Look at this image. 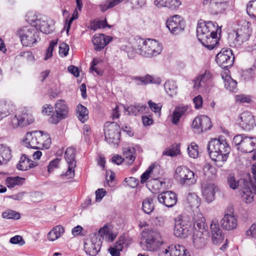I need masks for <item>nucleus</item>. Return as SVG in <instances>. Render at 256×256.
<instances>
[{
	"label": "nucleus",
	"mask_w": 256,
	"mask_h": 256,
	"mask_svg": "<svg viewBox=\"0 0 256 256\" xmlns=\"http://www.w3.org/2000/svg\"><path fill=\"white\" fill-rule=\"evenodd\" d=\"M221 32L216 22L212 21L200 23L196 28L197 37L198 40L209 50L214 48L217 44V34Z\"/></svg>",
	"instance_id": "1"
},
{
	"label": "nucleus",
	"mask_w": 256,
	"mask_h": 256,
	"mask_svg": "<svg viewBox=\"0 0 256 256\" xmlns=\"http://www.w3.org/2000/svg\"><path fill=\"white\" fill-rule=\"evenodd\" d=\"M208 150L210 158L218 167L222 166L230 152V148L225 140L216 138L208 142Z\"/></svg>",
	"instance_id": "2"
},
{
	"label": "nucleus",
	"mask_w": 256,
	"mask_h": 256,
	"mask_svg": "<svg viewBox=\"0 0 256 256\" xmlns=\"http://www.w3.org/2000/svg\"><path fill=\"white\" fill-rule=\"evenodd\" d=\"M227 182L230 188L233 190L238 188L242 182L244 187L242 190V196L243 200L247 204L252 203L254 201V194H256V182L252 184L250 182L239 180L233 174L228 175Z\"/></svg>",
	"instance_id": "3"
},
{
	"label": "nucleus",
	"mask_w": 256,
	"mask_h": 256,
	"mask_svg": "<svg viewBox=\"0 0 256 256\" xmlns=\"http://www.w3.org/2000/svg\"><path fill=\"white\" fill-rule=\"evenodd\" d=\"M144 238L141 242L142 248L147 251H154L162 244L159 232L152 228L145 229L142 234Z\"/></svg>",
	"instance_id": "4"
},
{
	"label": "nucleus",
	"mask_w": 256,
	"mask_h": 256,
	"mask_svg": "<svg viewBox=\"0 0 256 256\" xmlns=\"http://www.w3.org/2000/svg\"><path fill=\"white\" fill-rule=\"evenodd\" d=\"M17 33L25 46H32L40 40L36 28L32 24L20 28Z\"/></svg>",
	"instance_id": "5"
},
{
	"label": "nucleus",
	"mask_w": 256,
	"mask_h": 256,
	"mask_svg": "<svg viewBox=\"0 0 256 256\" xmlns=\"http://www.w3.org/2000/svg\"><path fill=\"white\" fill-rule=\"evenodd\" d=\"M54 111L49 118V122L52 124H57L60 121L68 117L69 108L66 101L58 100L54 104Z\"/></svg>",
	"instance_id": "6"
},
{
	"label": "nucleus",
	"mask_w": 256,
	"mask_h": 256,
	"mask_svg": "<svg viewBox=\"0 0 256 256\" xmlns=\"http://www.w3.org/2000/svg\"><path fill=\"white\" fill-rule=\"evenodd\" d=\"M250 36L249 29L246 26L238 28L236 31H234L229 34L228 40L231 47H238L244 42H246Z\"/></svg>",
	"instance_id": "7"
},
{
	"label": "nucleus",
	"mask_w": 256,
	"mask_h": 256,
	"mask_svg": "<svg viewBox=\"0 0 256 256\" xmlns=\"http://www.w3.org/2000/svg\"><path fill=\"white\" fill-rule=\"evenodd\" d=\"M192 222L188 218L179 216L174 220V234L177 237L187 236L192 229Z\"/></svg>",
	"instance_id": "8"
},
{
	"label": "nucleus",
	"mask_w": 256,
	"mask_h": 256,
	"mask_svg": "<svg viewBox=\"0 0 256 256\" xmlns=\"http://www.w3.org/2000/svg\"><path fill=\"white\" fill-rule=\"evenodd\" d=\"M106 140L109 144H118L120 138V128L115 122L106 124L104 128Z\"/></svg>",
	"instance_id": "9"
},
{
	"label": "nucleus",
	"mask_w": 256,
	"mask_h": 256,
	"mask_svg": "<svg viewBox=\"0 0 256 256\" xmlns=\"http://www.w3.org/2000/svg\"><path fill=\"white\" fill-rule=\"evenodd\" d=\"M176 174L182 185L190 186L196 182L194 172L186 166H178L176 170Z\"/></svg>",
	"instance_id": "10"
},
{
	"label": "nucleus",
	"mask_w": 256,
	"mask_h": 256,
	"mask_svg": "<svg viewBox=\"0 0 256 256\" xmlns=\"http://www.w3.org/2000/svg\"><path fill=\"white\" fill-rule=\"evenodd\" d=\"M166 27L174 34H178L185 28V22L182 18L179 15H174L166 20Z\"/></svg>",
	"instance_id": "11"
},
{
	"label": "nucleus",
	"mask_w": 256,
	"mask_h": 256,
	"mask_svg": "<svg viewBox=\"0 0 256 256\" xmlns=\"http://www.w3.org/2000/svg\"><path fill=\"white\" fill-rule=\"evenodd\" d=\"M212 126L210 119L206 116L196 117L192 123V128L196 132L200 134Z\"/></svg>",
	"instance_id": "12"
},
{
	"label": "nucleus",
	"mask_w": 256,
	"mask_h": 256,
	"mask_svg": "<svg viewBox=\"0 0 256 256\" xmlns=\"http://www.w3.org/2000/svg\"><path fill=\"white\" fill-rule=\"evenodd\" d=\"M29 22L36 30L39 29L43 33L48 34L52 32V25L46 17L38 18V16L34 15L33 18L30 19Z\"/></svg>",
	"instance_id": "13"
},
{
	"label": "nucleus",
	"mask_w": 256,
	"mask_h": 256,
	"mask_svg": "<svg viewBox=\"0 0 256 256\" xmlns=\"http://www.w3.org/2000/svg\"><path fill=\"white\" fill-rule=\"evenodd\" d=\"M216 62L221 67L226 68L232 65L234 56L230 49L222 48L216 56Z\"/></svg>",
	"instance_id": "14"
},
{
	"label": "nucleus",
	"mask_w": 256,
	"mask_h": 256,
	"mask_svg": "<svg viewBox=\"0 0 256 256\" xmlns=\"http://www.w3.org/2000/svg\"><path fill=\"white\" fill-rule=\"evenodd\" d=\"M65 159L68 164V170L64 175L68 178H72L74 176V168L76 166L75 160V150L74 148H68L65 152Z\"/></svg>",
	"instance_id": "15"
},
{
	"label": "nucleus",
	"mask_w": 256,
	"mask_h": 256,
	"mask_svg": "<svg viewBox=\"0 0 256 256\" xmlns=\"http://www.w3.org/2000/svg\"><path fill=\"white\" fill-rule=\"evenodd\" d=\"M218 190V186L213 182H206L202 184V191L205 200L208 203L212 202L214 200L216 192Z\"/></svg>",
	"instance_id": "16"
},
{
	"label": "nucleus",
	"mask_w": 256,
	"mask_h": 256,
	"mask_svg": "<svg viewBox=\"0 0 256 256\" xmlns=\"http://www.w3.org/2000/svg\"><path fill=\"white\" fill-rule=\"evenodd\" d=\"M160 256H190L189 252L182 246H172L161 250Z\"/></svg>",
	"instance_id": "17"
},
{
	"label": "nucleus",
	"mask_w": 256,
	"mask_h": 256,
	"mask_svg": "<svg viewBox=\"0 0 256 256\" xmlns=\"http://www.w3.org/2000/svg\"><path fill=\"white\" fill-rule=\"evenodd\" d=\"M90 242H85L84 248L92 256H96L100 250L102 242L97 234H92L90 235Z\"/></svg>",
	"instance_id": "18"
},
{
	"label": "nucleus",
	"mask_w": 256,
	"mask_h": 256,
	"mask_svg": "<svg viewBox=\"0 0 256 256\" xmlns=\"http://www.w3.org/2000/svg\"><path fill=\"white\" fill-rule=\"evenodd\" d=\"M158 200L162 204L166 207L172 208L177 202V196L172 191L164 192L158 196Z\"/></svg>",
	"instance_id": "19"
},
{
	"label": "nucleus",
	"mask_w": 256,
	"mask_h": 256,
	"mask_svg": "<svg viewBox=\"0 0 256 256\" xmlns=\"http://www.w3.org/2000/svg\"><path fill=\"white\" fill-rule=\"evenodd\" d=\"M148 50L144 52V57L152 58L160 54L162 50V45L155 40L148 38Z\"/></svg>",
	"instance_id": "20"
},
{
	"label": "nucleus",
	"mask_w": 256,
	"mask_h": 256,
	"mask_svg": "<svg viewBox=\"0 0 256 256\" xmlns=\"http://www.w3.org/2000/svg\"><path fill=\"white\" fill-rule=\"evenodd\" d=\"M112 37L104 34H95L92 40L96 51H100L103 49L112 40Z\"/></svg>",
	"instance_id": "21"
},
{
	"label": "nucleus",
	"mask_w": 256,
	"mask_h": 256,
	"mask_svg": "<svg viewBox=\"0 0 256 256\" xmlns=\"http://www.w3.org/2000/svg\"><path fill=\"white\" fill-rule=\"evenodd\" d=\"M239 124L245 130H250L256 125L254 118L250 112H244L240 116Z\"/></svg>",
	"instance_id": "22"
},
{
	"label": "nucleus",
	"mask_w": 256,
	"mask_h": 256,
	"mask_svg": "<svg viewBox=\"0 0 256 256\" xmlns=\"http://www.w3.org/2000/svg\"><path fill=\"white\" fill-rule=\"evenodd\" d=\"M220 222L223 229L231 230L236 228L238 218L233 214H227L224 215Z\"/></svg>",
	"instance_id": "23"
},
{
	"label": "nucleus",
	"mask_w": 256,
	"mask_h": 256,
	"mask_svg": "<svg viewBox=\"0 0 256 256\" xmlns=\"http://www.w3.org/2000/svg\"><path fill=\"white\" fill-rule=\"evenodd\" d=\"M212 76L208 70H206L204 73L200 75L193 80L194 88L196 90L201 88H206L210 84Z\"/></svg>",
	"instance_id": "24"
},
{
	"label": "nucleus",
	"mask_w": 256,
	"mask_h": 256,
	"mask_svg": "<svg viewBox=\"0 0 256 256\" xmlns=\"http://www.w3.org/2000/svg\"><path fill=\"white\" fill-rule=\"evenodd\" d=\"M210 229L213 243L217 244L222 242L224 239V236L218 224L216 222L212 220L210 224Z\"/></svg>",
	"instance_id": "25"
},
{
	"label": "nucleus",
	"mask_w": 256,
	"mask_h": 256,
	"mask_svg": "<svg viewBox=\"0 0 256 256\" xmlns=\"http://www.w3.org/2000/svg\"><path fill=\"white\" fill-rule=\"evenodd\" d=\"M256 145V138L254 137L245 136L242 144L238 149L243 152H251L254 151Z\"/></svg>",
	"instance_id": "26"
},
{
	"label": "nucleus",
	"mask_w": 256,
	"mask_h": 256,
	"mask_svg": "<svg viewBox=\"0 0 256 256\" xmlns=\"http://www.w3.org/2000/svg\"><path fill=\"white\" fill-rule=\"evenodd\" d=\"M37 132H28L23 140L24 144L27 148H38Z\"/></svg>",
	"instance_id": "27"
},
{
	"label": "nucleus",
	"mask_w": 256,
	"mask_h": 256,
	"mask_svg": "<svg viewBox=\"0 0 256 256\" xmlns=\"http://www.w3.org/2000/svg\"><path fill=\"white\" fill-rule=\"evenodd\" d=\"M38 148H49L51 144V139L48 134L37 132Z\"/></svg>",
	"instance_id": "28"
},
{
	"label": "nucleus",
	"mask_w": 256,
	"mask_h": 256,
	"mask_svg": "<svg viewBox=\"0 0 256 256\" xmlns=\"http://www.w3.org/2000/svg\"><path fill=\"white\" fill-rule=\"evenodd\" d=\"M193 220L194 227L196 230L200 231L202 234L206 232V220L202 213L198 212L196 215L194 216Z\"/></svg>",
	"instance_id": "29"
},
{
	"label": "nucleus",
	"mask_w": 256,
	"mask_h": 256,
	"mask_svg": "<svg viewBox=\"0 0 256 256\" xmlns=\"http://www.w3.org/2000/svg\"><path fill=\"white\" fill-rule=\"evenodd\" d=\"M37 162L29 159L25 154H23L20 158L17 168L19 170H26L37 166Z\"/></svg>",
	"instance_id": "30"
},
{
	"label": "nucleus",
	"mask_w": 256,
	"mask_h": 256,
	"mask_svg": "<svg viewBox=\"0 0 256 256\" xmlns=\"http://www.w3.org/2000/svg\"><path fill=\"white\" fill-rule=\"evenodd\" d=\"M13 110V105L4 100H0V120L10 114Z\"/></svg>",
	"instance_id": "31"
},
{
	"label": "nucleus",
	"mask_w": 256,
	"mask_h": 256,
	"mask_svg": "<svg viewBox=\"0 0 256 256\" xmlns=\"http://www.w3.org/2000/svg\"><path fill=\"white\" fill-rule=\"evenodd\" d=\"M148 39L144 40L142 38L136 39L134 48L136 52L144 56V52L148 50Z\"/></svg>",
	"instance_id": "32"
},
{
	"label": "nucleus",
	"mask_w": 256,
	"mask_h": 256,
	"mask_svg": "<svg viewBox=\"0 0 256 256\" xmlns=\"http://www.w3.org/2000/svg\"><path fill=\"white\" fill-rule=\"evenodd\" d=\"M26 179L20 176H9L6 180L5 184L8 188H14L16 186H21L25 182Z\"/></svg>",
	"instance_id": "33"
},
{
	"label": "nucleus",
	"mask_w": 256,
	"mask_h": 256,
	"mask_svg": "<svg viewBox=\"0 0 256 256\" xmlns=\"http://www.w3.org/2000/svg\"><path fill=\"white\" fill-rule=\"evenodd\" d=\"M124 238L121 237L114 245L109 248L108 251L112 256H120V252L124 248Z\"/></svg>",
	"instance_id": "34"
},
{
	"label": "nucleus",
	"mask_w": 256,
	"mask_h": 256,
	"mask_svg": "<svg viewBox=\"0 0 256 256\" xmlns=\"http://www.w3.org/2000/svg\"><path fill=\"white\" fill-rule=\"evenodd\" d=\"M10 158V148L4 144H0V164H6Z\"/></svg>",
	"instance_id": "35"
},
{
	"label": "nucleus",
	"mask_w": 256,
	"mask_h": 256,
	"mask_svg": "<svg viewBox=\"0 0 256 256\" xmlns=\"http://www.w3.org/2000/svg\"><path fill=\"white\" fill-rule=\"evenodd\" d=\"M24 126H26L34 121L32 112L27 110H23L20 113L18 114Z\"/></svg>",
	"instance_id": "36"
},
{
	"label": "nucleus",
	"mask_w": 256,
	"mask_h": 256,
	"mask_svg": "<svg viewBox=\"0 0 256 256\" xmlns=\"http://www.w3.org/2000/svg\"><path fill=\"white\" fill-rule=\"evenodd\" d=\"M188 108V106L176 108L172 115V124H177L178 123L180 118L185 114Z\"/></svg>",
	"instance_id": "37"
},
{
	"label": "nucleus",
	"mask_w": 256,
	"mask_h": 256,
	"mask_svg": "<svg viewBox=\"0 0 256 256\" xmlns=\"http://www.w3.org/2000/svg\"><path fill=\"white\" fill-rule=\"evenodd\" d=\"M64 232V228L61 226L54 228L48 234V238L50 241H54L59 238Z\"/></svg>",
	"instance_id": "38"
},
{
	"label": "nucleus",
	"mask_w": 256,
	"mask_h": 256,
	"mask_svg": "<svg viewBox=\"0 0 256 256\" xmlns=\"http://www.w3.org/2000/svg\"><path fill=\"white\" fill-rule=\"evenodd\" d=\"M224 79V87L228 90L232 92H236L237 88V82L233 80L230 76L226 75L224 77L222 76Z\"/></svg>",
	"instance_id": "39"
},
{
	"label": "nucleus",
	"mask_w": 256,
	"mask_h": 256,
	"mask_svg": "<svg viewBox=\"0 0 256 256\" xmlns=\"http://www.w3.org/2000/svg\"><path fill=\"white\" fill-rule=\"evenodd\" d=\"M77 116L78 120L82 123L88 119V110L86 107L80 104L76 108Z\"/></svg>",
	"instance_id": "40"
},
{
	"label": "nucleus",
	"mask_w": 256,
	"mask_h": 256,
	"mask_svg": "<svg viewBox=\"0 0 256 256\" xmlns=\"http://www.w3.org/2000/svg\"><path fill=\"white\" fill-rule=\"evenodd\" d=\"M153 198H148L142 202V208L144 212L147 214H150L154 209Z\"/></svg>",
	"instance_id": "41"
},
{
	"label": "nucleus",
	"mask_w": 256,
	"mask_h": 256,
	"mask_svg": "<svg viewBox=\"0 0 256 256\" xmlns=\"http://www.w3.org/2000/svg\"><path fill=\"white\" fill-rule=\"evenodd\" d=\"M164 89L166 92L170 96H173L177 94L178 86L174 81L168 80L164 84Z\"/></svg>",
	"instance_id": "42"
},
{
	"label": "nucleus",
	"mask_w": 256,
	"mask_h": 256,
	"mask_svg": "<svg viewBox=\"0 0 256 256\" xmlns=\"http://www.w3.org/2000/svg\"><path fill=\"white\" fill-rule=\"evenodd\" d=\"M135 149L133 147H128L123 148V155L128 162L132 164L135 160L134 156Z\"/></svg>",
	"instance_id": "43"
},
{
	"label": "nucleus",
	"mask_w": 256,
	"mask_h": 256,
	"mask_svg": "<svg viewBox=\"0 0 256 256\" xmlns=\"http://www.w3.org/2000/svg\"><path fill=\"white\" fill-rule=\"evenodd\" d=\"M124 0H106L100 5V10L105 12L118 5Z\"/></svg>",
	"instance_id": "44"
},
{
	"label": "nucleus",
	"mask_w": 256,
	"mask_h": 256,
	"mask_svg": "<svg viewBox=\"0 0 256 256\" xmlns=\"http://www.w3.org/2000/svg\"><path fill=\"white\" fill-rule=\"evenodd\" d=\"M186 198L188 203L191 207H198L200 199L196 194L189 193L187 196Z\"/></svg>",
	"instance_id": "45"
},
{
	"label": "nucleus",
	"mask_w": 256,
	"mask_h": 256,
	"mask_svg": "<svg viewBox=\"0 0 256 256\" xmlns=\"http://www.w3.org/2000/svg\"><path fill=\"white\" fill-rule=\"evenodd\" d=\"M188 152L190 158H197L199 154L198 145L195 142H192L188 147Z\"/></svg>",
	"instance_id": "46"
},
{
	"label": "nucleus",
	"mask_w": 256,
	"mask_h": 256,
	"mask_svg": "<svg viewBox=\"0 0 256 256\" xmlns=\"http://www.w3.org/2000/svg\"><path fill=\"white\" fill-rule=\"evenodd\" d=\"M135 80L137 84H147L150 83H154L153 78L150 76L146 75L143 77L135 76L132 78Z\"/></svg>",
	"instance_id": "47"
},
{
	"label": "nucleus",
	"mask_w": 256,
	"mask_h": 256,
	"mask_svg": "<svg viewBox=\"0 0 256 256\" xmlns=\"http://www.w3.org/2000/svg\"><path fill=\"white\" fill-rule=\"evenodd\" d=\"M210 4L212 10L214 11L216 14L222 13L228 6V2H226Z\"/></svg>",
	"instance_id": "48"
},
{
	"label": "nucleus",
	"mask_w": 256,
	"mask_h": 256,
	"mask_svg": "<svg viewBox=\"0 0 256 256\" xmlns=\"http://www.w3.org/2000/svg\"><path fill=\"white\" fill-rule=\"evenodd\" d=\"M2 216L4 218L18 220L20 218V213L10 210L2 212Z\"/></svg>",
	"instance_id": "49"
},
{
	"label": "nucleus",
	"mask_w": 256,
	"mask_h": 256,
	"mask_svg": "<svg viewBox=\"0 0 256 256\" xmlns=\"http://www.w3.org/2000/svg\"><path fill=\"white\" fill-rule=\"evenodd\" d=\"M246 12L250 16L256 18V0L249 2L247 6Z\"/></svg>",
	"instance_id": "50"
},
{
	"label": "nucleus",
	"mask_w": 256,
	"mask_h": 256,
	"mask_svg": "<svg viewBox=\"0 0 256 256\" xmlns=\"http://www.w3.org/2000/svg\"><path fill=\"white\" fill-rule=\"evenodd\" d=\"M180 154V146L178 145L167 149L163 152V154L170 156H174L179 154Z\"/></svg>",
	"instance_id": "51"
},
{
	"label": "nucleus",
	"mask_w": 256,
	"mask_h": 256,
	"mask_svg": "<svg viewBox=\"0 0 256 256\" xmlns=\"http://www.w3.org/2000/svg\"><path fill=\"white\" fill-rule=\"evenodd\" d=\"M180 0H167L165 7L172 10H177L181 5Z\"/></svg>",
	"instance_id": "52"
},
{
	"label": "nucleus",
	"mask_w": 256,
	"mask_h": 256,
	"mask_svg": "<svg viewBox=\"0 0 256 256\" xmlns=\"http://www.w3.org/2000/svg\"><path fill=\"white\" fill-rule=\"evenodd\" d=\"M20 118V116L18 114L11 118L10 124L12 128H16L19 126L24 127L20 119L19 118Z\"/></svg>",
	"instance_id": "53"
},
{
	"label": "nucleus",
	"mask_w": 256,
	"mask_h": 256,
	"mask_svg": "<svg viewBox=\"0 0 256 256\" xmlns=\"http://www.w3.org/2000/svg\"><path fill=\"white\" fill-rule=\"evenodd\" d=\"M57 42L55 40H52L50 42V46L47 48V50L46 51L45 57L44 58V60H46L48 58H50L52 56V52L54 50V48Z\"/></svg>",
	"instance_id": "54"
},
{
	"label": "nucleus",
	"mask_w": 256,
	"mask_h": 256,
	"mask_svg": "<svg viewBox=\"0 0 256 256\" xmlns=\"http://www.w3.org/2000/svg\"><path fill=\"white\" fill-rule=\"evenodd\" d=\"M154 168V166H150L146 171L142 174L140 178V182L142 184L144 183L149 178L150 174L152 172Z\"/></svg>",
	"instance_id": "55"
},
{
	"label": "nucleus",
	"mask_w": 256,
	"mask_h": 256,
	"mask_svg": "<svg viewBox=\"0 0 256 256\" xmlns=\"http://www.w3.org/2000/svg\"><path fill=\"white\" fill-rule=\"evenodd\" d=\"M148 108L154 112H160L162 108V104L160 103L156 104L150 100L148 102Z\"/></svg>",
	"instance_id": "56"
},
{
	"label": "nucleus",
	"mask_w": 256,
	"mask_h": 256,
	"mask_svg": "<svg viewBox=\"0 0 256 256\" xmlns=\"http://www.w3.org/2000/svg\"><path fill=\"white\" fill-rule=\"evenodd\" d=\"M10 242L12 244H18L20 246H23L25 244V242L20 236H15L10 240Z\"/></svg>",
	"instance_id": "57"
},
{
	"label": "nucleus",
	"mask_w": 256,
	"mask_h": 256,
	"mask_svg": "<svg viewBox=\"0 0 256 256\" xmlns=\"http://www.w3.org/2000/svg\"><path fill=\"white\" fill-rule=\"evenodd\" d=\"M236 101L240 103H250L251 99L250 96L244 94H240L236 96Z\"/></svg>",
	"instance_id": "58"
},
{
	"label": "nucleus",
	"mask_w": 256,
	"mask_h": 256,
	"mask_svg": "<svg viewBox=\"0 0 256 256\" xmlns=\"http://www.w3.org/2000/svg\"><path fill=\"white\" fill-rule=\"evenodd\" d=\"M246 234L248 236L256 238V222L251 226L250 228L246 231Z\"/></svg>",
	"instance_id": "59"
},
{
	"label": "nucleus",
	"mask_w": 256,
	"mask_h": 256,
	"mask_svg": "<svg viewBox=\"0 0 256 256\" xmlns=\"http://www.w3.org/2000/svg\"><path fill=\"white\" fill-rule=\"evenodd\" d=\"M59 53L63 56H66L68 54L69 50V46L66 44L62 43L59 46Z\"/></svg>",
	"instance_id": "60"
},
{
	"label": "nucleus",
	"mask_w": 256,
	"mask_h": 256,
	"mask_svg": "<svg viewBox=\"0 0 256 256\" xmlns=\"http://www.w3.org/2000/svg\"><path fill=\"white\" fill-rule=\"evenodd\" d=\"M60 160L59 158H56L50 162L48 166V170L49 172H51L54 168H58Z\"/></svg>",
	"instance_id": "61"
},
{
	"label": "nucleus",
	"mask_w": 256,
	"mask_h": 256,
	"mask_svg": "<svg viewBox=\"0 0 256 256\" xmlns=\"http://www.w3.org/2000/svg\"><path fill=\"white\" fill-rule=\"evenodd\" d=\"M124 181L132 188H135L138 184V180L133 177L126 178Z\"/></svg>",
	"instance_id": "62"
},
{
	"label": "nucleus",
	"mask_w": 256,
	"mask_h": 256,
	"mask_svg": "<svg viewBox=\"0 0 256 256\" xmlns=\"http://www.w3.org/2000/svg\"><path fill=\"white\" fill-rule=\"evenodd\" d=\"M204 170L206 174H208V172L212 175H215L216 174V168L208 164H206L204 165Z\"/></svg>",
	"instance_id": "63"
},
{
	"label": "nucleus",
	"mask_w": 256,
	"mask_h": 256,
	"mask_svg": "<svg viewBox=\"0 0 256 256\" xmlns=\"http://www.w3.org/2000/svg\"><path fill=\"white\" fill-rule=\"evenodd\" d=\"M193 102L194 104L195 108L196 109L200 108L202 106L203 100L200 95H198L193 99Z\"/></svg>",
	"instance_id": "64"
}]
</instances>
